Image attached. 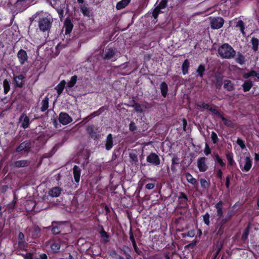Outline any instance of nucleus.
<instances>
[{"label": "nucleus", "mask_w": 259, "mask_h": 259, "mask_svg": "<svg viewBox=\"0 0 259 259\" xmlns=\"http://www.w3.org/2000/svg\"><path fill=\"white\" fill-rule=\"evenodd\" d=\"M53 19L50 14L39 16L37 21L38 29L41 32H49L52 27Z\"/></svg>", "instance_id": "nucleus-1"}, {"label": "nucleus", "mask_w": 259, "mask_h": 259, "mask_svg": "<svg viewBox=\"0 0 259 259\" xmlns=\"http://www.w3.org/2000/svg\"><path fill=\"white\" fill-rule=\"evenodd\" d=\"M218 54L223 59H231L235 56L236 51L231 45L225 43L219 47Z\"/></svg>", "instance_id": "nucleus-2"}, {"label": "nucleus", "mask_w": 259, "mask_h": 259, "mask_svg": "<svg viewBox=\"0 0 259 259\" xmlns=\"http://www.w3.org/2000/svg\"><path fill=\"white\" fill-rule=\"evenodd\" d=\"M69 224L67 222H56L53 221L52 225L49 227L51 228V232L54 235H57L65 231L66 228L68 227Z\"/></svg>", "instance_id": "nucleus-3"}, {"label": "nucleus", "mask_w": 259, "mask_h": 259, "mask_svg": "<svg viewBox=\"0 0 259 259\" xmlns=\"http://www.w3.org/2000/svg\"><path fill=\"white\" fill-rule=\"evenodd\" d=\"M116 53L115 49L107 46L103 50V58L105 60H111L112 61H115L116 60V58L114 57Z\"/></svg>", "instance_id": "nucleus-4"}, {"label": "nucleus", "mask_w": 259, "mask_h": 259, "mask_svg": "<svg viewBox=\"0 0 259 259\" xmlns=\"http://www.w3.org/2000/svg\"><path fill=\"white\" fill-rule=\"evenodd\" d=\"M168 0H161L158 5L154 9L152 16L157 19L159 14L162 13L161 10L165 9L167 6Z\"/></svg>", "instance_id": "nucleus-5"}, {"label": "nucleus", "mask_w": 259, "mask_h": 259, "mask_svg": "<svg viewBox=\"0 0 259 259\" xmlns=\"http://www.w3.org/2000/svg\"><path fill=\"white\" fill-rule=\"evenodd\" d=\"M31 150V143L29 140H26L20 143L15 149V152L20 153L23 151L25 152H29Z\"/></svg>", "instance_id": "nucleus-6"}, {"label": "nucleus", "mask_w": 259, "mask_h": 259, "mask_svg": "<svg viewBox=\"0 0 259 259\" xmlns=\"http://www.w3.org/2000/svg\"><path fill=\"white\" fill-rule=\"evenodd\" d=\"M146 161L154 166H158L160 164V159L159 156L154 152L150 153L147 156Z\"/></svg>", "instance_id": "nucleus-7"}, {"label": "nucleus", "mask_w": 259, "mask_h": 259, "mask_svg": "<svg viewBox=\"0 0 259 259\" xmlns=\"http://www.w3.org/2000/svg\"><path fill=\"white\" fill-rule=\"evenodd\" d=\"M58 120L63 125H67L72 121V117L68 113L64 112L60 113Z\"/></svg>", "instance_id": "nucleus-8"}, {"label": "nucleus", "mask_w": 259, "mask_h": 259, "mask_svg": "<svg viewBox=\"0 0 259 259\" xmlns=\"http://www.w3.org/2000/svg\"><path fill=\"white\" fill-rule=\"evenodd\" d=\"M224 23V20L221 17H216L213 18L210 22L211 27L214 29L221 28Z\"/></svg>", "instance_id": "nucleus-9"}, {"label": "nucleus", "mask_w": 259, "mask_h": 259, "mask_svg": "<svg viewBox=\"0 0 259 259\" xmlns=\"http://www.w3.org/2000/svg\"><path fill=\"white\" fill-rule=\"evenodd\" d=\"M252 165V159L251 158L250 156H247L245 157L244 159V164L243 166H242L240 164V167L242 171L243 172H248L249 171Z\"/></svg>", "instance_id": "nucleus-10"}, {"label": "nucleus", "mask_w": 259, "mask_h": 259, "mask_svg": "<svg viewBox=\"0 0 259 259\" xmlns=\"http://www.w3.org/2000/svg\"><path fill=\"white\" fill-rule=\"evenodd\" d=\"M206 161L205 157H202L198 159L197 167L200 172H205L207 170L208 167L206 163Z\"/></svg>", "instance_id": "nucleus-11"}, {"label": "nucleus", "mask_w": 259, "mask_h": 259, "mask_svg": "<svg viewBox=\"0 0 259 259\" xmlns=\"http://www.w3.org/2000/svg\"><path fill=\"white\" fill-rule=\"evenodd\" d=\"M25 77L22 74L19 75H14L13 80L16 88H22L24 84V80Z\"/></svg>", "instance_id": "nucleus-12"}, {"label": "nucleus", "mask_w": 259, "mask_h": 259, "mask_svg": "<svg viewBox=\"0 0 259 259\" xmlns=\"http://www.w3.org/2000/svg\"><path fill=\"white\" fill-rule=\"evenodd\" d=\"M216 209V215L217 217V221H219L223 217V202L220 200L214 205Z\"/></svg>", "instance_id": "nucleus-13"}, {"label": "nucleus", "mask_w": 259, "mask_h": 259, "mask_svg": "<svg viewBox=\"0 0 259 259\" xmlns=\"http://www.w3.org/2000/svg\"><path fill=\"white\" fill-rule=\"evenodd\" d=\"M73 24L68 17L66 18L64 21L63 25V29L65 30V34L66 35L69 34L72 30Z\"/></svg>", "instance_id": "nucleus-14"}, {"label": "nucleus", "mask_w": 259, "mask_h": 259, "mask_svg": "<svg viewBox=\"0 0 259 259\" xmlns=\"http://www.w3.org/2000/svg\"><path fill=\"white\" fill-rule=\"evenodd\" d=\"M50 247L53 253L59 252L61 247V240L57 238L53 239L50 243Z\"/></svg>", "instance_id": "nucleus-15"}, {"label": "nucleus", "mask_w": 259, "mask_h": 259, "mask_svg": "<svg viewBox=\"0 0 259 259\" xmlns=\"http://www.w3.org/2000/svg\"><path fill=\"white\" fill-rule=\"evenodd\" d=\"M17 57L21 65H23L28 60V55L26 51L20 49L17 53Z\"/></svg>", "instance_id": "nucleus-16"}, {"label": "nucleus", "mask_w": 259, "mask_h": 259, "mask_svg": "<svg viewBox=\"0 0 259 259\" xmlns=\"http://www.w3.org/2000/svg\"><path fill=\"white\" fill-rule=\"evenodd\" d=\"M87 131L88 134L89 135L91 139H93L94 140H97L99 138L100 136L98 134L97 128L95 129L94 126L91 125L87 127Z\"/></svg>", "instance_id": "nucleus-17"}, {"label": "nucleus", "mask_w": 259, "mask_h": 259, "mask_svg": "<svg viewBox=\"0 0 259 259\" xmlns=\"http://www.w3.org/2000/svg\"><path fill=\"white\" fill-rule=\"evenodd\" d=\"M99 228L100 229L99 233L100 234L101 238L103 239V242L104 243L109 242L110 241V235L109 234L105 231L103 226L99 225Z\"/></svg>", "instance_id": "nucleus-18"}, {"label": "nucleus", "mask_w": 259, "mask_h": 259, "mask_svg": "<svg viewBox=\"0 0 259 259\" xmlns=\"http://www.w3.org/2000/svg\"><path fill=\"white\" fill-rule=\"evenodd\" d=\"M105 149L107 151L110 150L113 147V138L111 134H109L105 140Z\"/></svg>", "instance_id": "nucleus-19"}, {"label": "nucleus", "mask_w": 259, "mask_h": 259, "mask_svg": "<svg viewBox=\"0 0 259 259\" xmlns=\"http://www.w3.org/2000/svg\"><path fill=\"white\" fill-rule=\"evenodd\" d=\"M30 161L28 160H21L16 161L13 163V166L16 168H20L28 166Z\"/></svg>", "instance_id": "nucleus-20"}, {"label": "nucleus", "mask_w": 259, "mask_h": 259, "mask_svg": "<svg viewBox=\"0 0 259 259\" xmlns=\"http://www.w3.org/2000/svg\"><path fill=\"white\" fill-rule=\"evenodd\" d=\"M73 174L74 181L76 183H79L80 178L81 169L77 165H74L73 167Z\"/></svg>", "instance_id": "nucleus-21"}, {"label": "nucleus", "mask_w": 259, "mask_h": 259, "mask_svg": "<svg viewBox=\"0 0 259 259\" xmlns=\"http://www.w3.org/2000/svg\"><path fill=\"white\" fill-rule=\"evenodd\" d=\"M206 71L205 66L204 64H200L197 67L196 70V72L197 75L196 76L197 77H200L201 78H203L205 72Z\"/></svg>", "instance_id": "nucleus-22"}, {"label": "nucleus", "mask_w": 259, "mask_h": 259, "mask_svg": "<svg viewBox=\"0 0 259 259\" xmlns=\"http://www.w3.org/2000/svg\"><path fill=\"white\" fill-rule=\"evenodd\" d=\"M214 78L215 88L218 90H220L223 83V76L221 75L215 74Z\"/></svg>", "instance_id": "nucleus-23"}, {"label": "nucleus", "mask_w": 259, "mask_h": 259, "mask_svg": "<svg viewBox=\"0 0 259 259\" xmlns=\"http://www.w3.org/2000/svg\"><path fill=\"white\" fill-rule=\"evenodd\" d=\"M20 120L22 121L21 126L24 128L26 129L28 127L30 124L29 118V117L25 114H23L20 118Z\"/></svg>", "instance_id": "nucleus-24"}, {"label": "nucleus", "mask_w": 259, "mask_h": 259, "mask_svg": "<svg viewBox=\"0 0 259 259\" xmlns=\"http://www.w3.org/2000/svg\"><path fill=\"white\" fill-rule=\"evenodd\" d=\"M226 156L228 160V166H234L236 165V163L233 158V153L232 152H226Z\"/></svg>", "instance_id": "nucleus-25"}, {"label": "nucleus", "mask_w": 259, "mask_h": 259, "mask_svg": "<svg viewBox=\"0 0 259 259\" xmlns=\"http://www.w3.org/2000/svg\"><path fill=\"white\" fill-rule=\"evenodd\" d=\"M224 88L228 92L235 90L234 84L230 80L226 79L224 82Z\"/></svg>", "instance_id": "nucleus-26"}, {"label": "nucleus", "mask_w": 259, "mask_h": 259, "mask_svg": "<svg viewBox=\"0 0 259 259\" xmlns=\"http://www.w3.org/2000/svg\"><path fill=\"white\" fill-rule=\"evenodd\" d=\"M253 82L250 80H246L242 84L241 87L244 92H247L250 90L253 87Z\"/></svg>", "instance_id": "nucleus-27"}, {"label": "nucleus", "mask_w": 259, "mask_h": 259, "mask_svg": "<svg viewBox=\"0 0 259 259\" xmlns=\"http://www.w3.org/2000/svg\"><path fill=\"white\" fill-rule=\"evenodd\" d=\"M250 229L251 223H249L247 227L245 228L243 233L241 237V240L243 242H244L247 239Z\"/></svg>", "instance_id": "nucleus-28"}, {"label": "nucleus", "mask_w": 259, "mask_h": 259, "mask_svg": "<svg viewBox=\"0 0 259 259\" xmlns=\"http://www.w3.org/2000/svg\"><path fill=\"white\" fill-rule=\"evenodd\" d=\"M79 8L81 13L84 16H87L88 17L90 16V11L87 4H81Z\"/></svg>", "instance_id": "nucleus-29"}, {"label": "nucleus", "mask_w": 259, "mask_h": 259, "mask_svg": "<svg viewBox=\"0 0 259 259\" xmlns=\"http://www.w3.org/2000/svg\"><path fill=\"white\" fill-rule=\"evenodd\" d=\"M132 104L131 105V107H133L137 113H143V110L142 108L141 105L135 100H132L131 102Z\"/></svg>", "instance_id": "nucleus-30"}, {"label": "nucleus", "mask_w": 259, "mask_h": 259, "mask_svg": "<svg viewBox=\"0 0 259 259\" xmlns=\"http://www.w3.org/2000/svg\"><path fill=\"white\" fill-rule=\"evenodd\" d=\"M61 192V190L59 187H55L50 190L49 194L52 197H57L60 195Z\"/></svg>", "instance_id": "nucleus-31"}, {"label": "nucleus", "mask_w": 259, "mask_h": 259, "mask_svg": "<svg viewBox=\"0 0 259 259\" xmlns=\"http://www.w3.org/2000/svg\"><path fill=\"white\" fill-rule=\"evenodd\" d=\"M160 89L162 96L165 98L168 90L167 83L164 81L162 82L160 84Z\"/></svg>", "instance_id": "nucleus-32"}, {"label": "nucleus", "mask_w": 259, "mask_h": 259, "mask_svg": "<svg viewBox=\"0 0 259 259\" xmlns=\"http://www.w3.org/2000/svg\"><path fill=\"white\" fill-rule=\"evenodd\" d=\"M235 27L238 28L241 33L243 34V35H245V23L244 22L241 20H239L236 22H235Z\"/></svg>", "instance_id": "nucleus-33"}, {"label": "nucleus", "mask_w": 259, "mask_h": 259, "mask_svg": "<svg viewBox=\"0 0 259 259\" xmlns=\"http://www.w3.org/2000/svg\"><path fill=\"white\" fill-rule=\"evenodd\" d=\"M66 82L64 80H61L60 83L55 87L58 95H60L64 89Z\"/></svg>", "instance_id": "nucleus-34"}, {"label": "nucleus", "mask_w": 259, "mask_h": 259, "mask_svg": "<svg viewBox=\"0 0 259 259\" xmlns=\"http://www.w3.org/2000/svg\"><path fill=\"white\" fill-rule=\"evenodd\" d=\"M31 234L33 238L35 239L40 236V229L37 226H34L31 229Z\"/></svg>", "instance_id": "nucleus-35"}, {"label": "nucleus", "mask_w": 259, "mask_h": 259, "mask_svg": "<svg viewBox=\"0 0 259 259\" xmlns=\"http://www.w3.org/2000/svg\"><path fill=\"white\" fill-rule=\"evenodd\" d=\"M187 181L194 186H197L198 184L196 179L193 177L192 175L189 172H187L185 175Z\"/></svg>", "instance_id": "nucleus-36"}, {"label": "nucleus", "mask_w": 259, "mask_h": 259, "mask_svg": "<svg viewBox=\"0 0 259 259\" xmlns=\"http://www.w3.org/2000/svg\"><path fill=\"white\" fill-rule=\"evenodd\" d=\"M190 67L189 61L187 59L184 60L182 66V70L183 75H186L188 73V70Z\"/></svg>", "instance_id": "nucleus-37"}, {"label": "nucleus", "mask_w": 259, "mask_h": 259, "mask_svg": "<svg viewBox=\"0 0 259 259\" xmlns=\"http://www.w3.org/2000/svg\"><path fill=\"white\" fill-rule=\"evenodd\" d=\"M131 0H121L118 2L116 6L117 10H119L124 8L130 3Z\"/></svg>", "instance_id": "nucleus-38"}, {"label": "nucleus", "mask_w": 259, "mask_h": 259, "mask_svg": "<svg viewBox=\"0 0 259 259\" xmlns=\"http://www.w3.org/2000/svg\"><path fill=\"white\" fill-rule=\"evenodd\" d=\"M235 61L240 65L245 64L246 59L245 56L240 52L237 53V57L235 58Z\"/></svg>", "instance_id": "nucleus-39"}, {"label": "nucleus", "mask_w": 259, "mask_h": 259, "mask_svg": "<svg viewBox=\"0 0 259 259\" xmlns=\"http://www.w3.org/2000/svg\"><path fill=\"white\" fill-rule=\"evenodd\" d=\"M251 43L252 44V49L253 52H256L258 49L259 40L258 38L253 37L251 39Z\"/></svg>", "instance_id": "nucleus-40"}, {"label": "nucleus", "mask_w": 259, "mask_h": 259, "mask_svg": "<svg viewBox=\"0 0 259 259\" xmlns=\"http://www.w3.org/2000/svg\"><path fill=\"white\" fill-rule=\"evenodd\" d=\"M49 107V98L48 97H45L41 102V107L40 111L41 112L46 111Z\"/></svg>", "instance_id": "nucleus-41"}, {"label": "nucleus", "mask_w": 259, "mask_h": 259, "mask_svg": "<svg viewBox=\"0 0 259 259\" xmlns=\"http://www.w3.org/2000/svg\"><path fill=\"white\" fill-rule=\"evenodd\" d=\"M221 119L225 126L229 128H234V125L233 122L231 120L225 118L224 115L222 116Z\"/></svg>", "instance_id": "nucleus-42"}, {"label": "nucleus", "mask_w": 259, "mask_h": 259, "mask_svg": "<svg viewBox=\"0 0 259 259\" xmlns=\"http://www.w3.org/2000/svg\"><path fill=\"white\" fill-rule=\"evenodd\" d=\"M214 161L215 162L219 163V165L221 167H225L226 166V163L224 162L222 158L219 156V155L217 153H214Z\"/></svg>", "instance_id": "nucleus-43"}, {"label": "nucleus", "mask_w": 259, "mask_h": 259, "mask_svg": "<svg viewBox=\"0 0 259 259\" xmlns=\"http://www.w3.org/2000/svg\"><path fill=\"white\" fill-rule=\"evenodd\" d=\"M77 80V76L76 75L72 76L69 81H68L67 83V87L69 88H71L73 87L76 84Z\"/></svg>", "instance_id": "nucleus-44"}, {"label": "nucleus", "mask_w": 259, "mask_h": 259, "mask_svg": "<svg viewBox=\"0 0 259 259\" xmlns=\"http://www.w3.org/2000/svg\"><path fill=\"white\" fill-rule=\"evenodd\" d=\"M35 202L31 200H27L26 202L25 207L28 211L33 210L35 207Z\"/></svg>", "instance_id": "nucleus-45"}, {"label": "nucleus", "mask_w": 259, "mask_h": 259, "mask_svg": "<svg viewBox=\"0 0 259 259\" xmlns=\"http://www.w3.org/2000/svg\"><path fill=\"white\" fill-rule=\"evenodd\" d=\"M129 157L132 164H136L138 162V156L136 153L134 152L130 153L129 154Z\"/></svg>", "instance_id": "nucleus-46"}, {"label": "nucleus", "mask_w": 259, "mask_h": 259, "mask_svg": "<svg viewBox=\"0 0 259 259\" xmlns=\"http://www.w3.org/2000/svg\"><path fill=\"white\" fill-rule=\"evenodd\" d=\"M209 111L214 115L218 116L220 118H221L222 116L223 115V114L221 113V112L218 109H217V107L215 106H213V107L211 106V108L209 109Z\"/></svg>", "instance_id": "nucleus-47"}, {"label": "nucleus", "mask_w": 259, "mask_h": 259, "mask_svg": "<svg viewBox=\"0 0 259 259\" xmlns=\"http://www.w3.org/2000/svg\"><path fill=\"white\" fill-rule=\"evenodd\" d=\"M27 243L25 241H18V248L21 250H26V247H27Z\"/></svg>", "instance_id": "nucleus-48"}, {"label": "nucleus", "mask_w": 259, "mask_h": 259, "mask_svg": "<svg viewBox=\"0 0 259 259\" xmlns=\"http://www.w3.org/2000/svg\"><path fill=\"white\" fill-rule=\"evenodd\" d=\"M3 88L5 94H7L10 89L9 82L7 79H5L3 81Z\"/></svg>", "instance_id": "nucleus-49"}, {"label": "nucleus", "mask_w": 259, "mask_h": 259, "mask_svg": "<svg viewBox=\"0 0 259 259\" xmlns=\"http://www.w3.org/2000/svg\"><path fill=\"white\" fill-rule=\"evenodd\" d=\"M188 200L185 199H179L178 204L180 205V207L181 208H187L188 207L187 203Z\"/></svg>", "instance_id": "nucleus-50"}, {"label": "nucleus", "mask_w": 259, "mask_h": 259, "mask_svg": "<svg viewBox=\"0 0 259 259\" xmlns=\"http://www.w3.org/2000/svg\"><path fill=\"white\" fill-rule=\"evenodd\" d=\"M201 187L203 189L208 188L209 187L210 184L209 182L204 179H201L200 180Z\"/></svg>", "instance_id": "nucleus-51"}, {"label": "nucleus", "mask_w": 259, "mask_h": 259, "mask_svg": "<svg viewBox=\"0 0 259 259\" xmlns=\"http://www.w3.org/2000/svg\"><path fill=\"white\" fill-rule=\"evenodd\" d=\"M196 105L200 108L205 109L209 111V109L211 107V105H210L209 104L205 103V102H202L201 104L197 103Z\"/></svg>", "instance_id": "nucleus-52"}, {"label": "nucleus", "mask_w": 259, "mask_h": 259, "mask_svg": "<svg viewBox=\"0 0 259 259\" xmlns=\"http://www.w3.org/2000/svg\"><path fill=\"white\" fill-rule=\"evenodd\" d=\"M23 257L24 259H33L34 254L33 252H28L25 254H18Z\"/></svg>", "instance_id": "nucleus-53"}, {"label": "nucleus", "mask_w": 259, "mask_h": 259, "mask_svg": "<svg viewBox=\"0 0 259 259\" xmlns=\"http://www.w3.org/2000/svg\"><path fill=\"white\" fill-rule=\"evenodd\" d=\"M209 218L210 215L208 212H206L205 214L203 215V222L207 226H208L210 224Z\"/></svg>", "instance_id": "nucleus-54"}, {"label": "nucleus", "mask_w": 259, "mask_h": 259, "mask_svg": "<svg viewBox=\"0 0 259 259\" xmlns=\"http://www.w3.org/2000/svg\"><path fill=\"white\" fill-rule=\"evenodd\" d=\"M211 139L213 144H215L218 143L219 139L217 134L214 132H212L211 133Z\"/></svg>", "instance_id": "nucleus-55"}, {"label": "nucleus", "mask_w": 259, "mask_h": 259, "mask_svg": "<svg viewBox=\"0 0 259 259\" xmlns=\"http://www.w3.org/2000/svg\"><path fill=\"white\" fill-rule=\"evenodd\" d=\"M236 143L242 149L245 148L246 147L244 141L242 139L238 138L237 140Z\"/></svg>", "instance_id": "nucleus-56"}, {"label": "nucleus", "mask_w": 259, "mask_h": 259, "mask_svg": "<svg viewBox=\"0 0 259 259\" xmlns=\"http://www.w3.org/2000/svg\"><path fill=\"white\" fill-rule=\"evenodd\" d=\"M204 153L205 155L206 156L209 155L211 153V149L209 147L208 144L207 143H206L205 144V148H204Z\"/></svg>", "instance_id": "nucleus-57"}, {"label": "nucleus", "mask_w": 259, "mask_h": 259, "mask_svg": "<svg viewBox=\"0 0 259 259\" xmlns=\"http://www.w3.org/2000/svg\"><path fill=\"white\" fill-rule=\"evenodd\" d=\"M233 216V210H229L224 218L226 219L228 222L230 221Z\"/></svg>", "instance_id": "nucleus-58"}, {"label": "nucleus", "mask_w": 259, "mask_h": 259, "mask_svg": "<svg viewBox=\"0 0 259 259\" xmlns=\"http://www.w3.org/2000/svg\"><path fill=\"white\" fill-rule=\"evenodd\" d=\"M129 130L131 132H135L137 130V127L136 126L135 122L133 121L131 122L129 125Z\"/></svg>", "instance_id": "nucleus-59"}, {"label": "nucleus", "mask_w": 259, "mask_h": 259, "mask_svg": "<svg viewBox=\"0 0 259 259\" xmlns=\"http://www.w3.org/2000/svg\"><path fill=\"white\" fill-rule=\"evenodd\" d=\"M179 199H185L186 200H188V197L184 192H180L179 193V196H178V200Z\"/></svg>", "instance_id": "nucleus-60"}, {"label": "nucleus", "mask_w": 259, "mask_h": 259, "mask_svg": "<svg viewBox=\"0 0 259 259\" xmlns=\"http://www.w3.org/2000/svg\"><path fill=\"white\" fill-rule=\"evenodd\" d=\"M222 246H217V249L215 251V252L213 254L212 257L211 259H216L218 255L219 254L221 249H222Z\"/></svg>", "instance_id": "nucleus-61"}, {"label": "nucleus", "mask_w": 259, "mask_h": 259, "mask_svg": "<svg viewBox=\"0 0 259 259\" xmlns=\"http://www.w3.org/2000/svg\"><path fill=\"white\" fill-rule=\"evenodd\" d=\"M218 227L219 228L217 234L218 235H222L224 232L225 226L222 225H220L218 224Z\"/></svg>", "instance_id": "nucleus-62"}, {"label": "nucleus", "mask_w": 259, "mask_h": 259, "mask_svg": "<svg viewBox=\"0 0 259 259\" xmlns=\"http://www.w3.org/2000/svg\"><path fill=\"white\" fill-rule=\"evenodd\" d=\"M145 66H143L140 70V73L142 75L147 74V71L148 70V67L147 64H144Z\"/></svg>", "instance_id": "nucleus-63"}, {"label": "nucleus", "mask_w": 259, "mask_h": 259, "mask_svg": "<svg viewBox=\"0 0 259 259\" xmlns=\"http://www.w3.org/2000/svg\"><path fill=\"white\" fill-rule=\"evenodd\" d=\"M171 163L172 165L178 164L180 163V159L177 156L175 155L171 159Z\"/></svg>", "instance_id": "nucleus-64"}]
</instances>
